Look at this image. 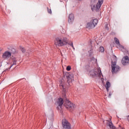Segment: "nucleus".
<instances>
[{"label": "nucleus", "instance_id": "1", "mask_svg": "<svg viewBox=\"0 0 129 129\" xmlns=\"http://www.w3.org/2000/svg\"><path fill=\"white\" fill-rule=\"evenodd\" d=\"M89 75L92 78H95V77H99V78H101V81L103 82V75H102V73H101V70L100 68H95L94 70L90 71L89 73Z\"/></svg>", "mask_w": 129, "mask_h": 129}, {"label": "nucleus", "instance_id": "2", "mask_svg": "<svg viewBox=\"0 0 129 129\" xmlns=\"http://www.w3.org/2000/svg\"><path fill=\"white\" fill-rule=\"evenodd\" d=\"M68 42V38L63 36H60L55 38L54 40V44L55 46H59L61 47L62 46H65V45H67Z\"/></svg>", "mask_w": 129, "mask_h": 129}, {"label": "nucleus", "instance_id": "3", "mask_svg": "<svg viewBox=\"0 0 129 129\" xmlns=\"http://www.w3.org/2000/svg\"><path fill=\"white\" fill-rule=\"evenodd\" d=\"M64 105L70 111H73L76 108V105L67 99H66Z\"/></svg>", "mask_w": 129, "mask_h": 129}, {"label": "nucleus", "instance_id": "4", "mask_svg": "<svg viewBox=\"0 0 129 129\" xmlns=\"http://www.w3.org/2000/svg\"><path fill=\"white\" fill-rule=\"evenodd\" d=\"M98 23V20L96 19H93L91 20L90 22L87 23L86 26V28L89 30H90L91 29H94V28H95V26L97 25Z\"/></svg>", "mask_w": 129, "mask_h": 129}, {"label": "nucleus", "instance_id": "5", "mask_svg": "<svg viewBox=\"0 0 129 129\" xmlns=\"http://www.w3.org/2000/svg\"><path fill=\"white\" fill-rule=\"evenodd\" d=\"M111 68L112 74L117 73V72L120 71V67H119L118 65L116 64V61H112Z\"/></svg>", "mask_w": 129, "mask_h": 129}, {"label": "nucleus", "instance_id": "6", "mask_svg": "<svg viewBox=\"0 0 129 129\" xmlns=\"http://www.w3.org/2000/svg\"><path fill=\"white\" fill-rule=\"evenodd\" d=\"M62 124L64 129H71V124L67 119H63L62 120Z\"/></svg>", "mask_w": 129, "mask_h": 129}, {"label": "nucleus", "instance_id": "7", "mask_svg": "<svg viewBox=\"0 0 129 129\" xmlns=\"http://www.w3.org/2000/svg\"><path fill=\"white\" fill-rule=\"evenodd\" d=\"M57 105H58L57 109L59 110H62L61 106L63 105V103H64V101L61 98H59L56 102Z\"/></svg>", "mask_w": 129, "mask_h": 129}, {"label": "nucleus", "instance_id": "8", "mask_svg": "<svg viewBox=\"0 0 129 129\" xmlns=\"http://www.w3.org/2000/svg\"><path fill=\"white\" fill-rule=\"evenodd\" d=\"M12 56V53L8 50L6 51L4 53H3L2 55V58L4 60H7L9 59Z\"/></svg>", "mask_w": 129, "mask_h": 129}, {"label": "nucleus", "instance_id": "9", "mask_svg": "<svg viewBox=\"0 0 129 129\" xmlns=\"http://www.w3.org/2000/svg\"><path fill=\"white\" fill-rule=\"evenodd\" d=\"M106 125L107 126H109V128L110 129H115V126L114 125H113V123H112V122L111 121V120H106Z\"/></svg>", "mask_w": 129, "mask_h": 129}, {"label": "nucleus", "instance_id": "10", "mask_svg": "<svg viewBox=\"0 0 129 129\" xmlns=\"http://www.w3.org/2000/svg\"><path fill=\"white\" fill-rule=\"evenodd\" d=\"M114 41H115V43L117 44V48H118V49H120V50H122V49H124V47L120 45V43H119V40H118V39L116 38V37L114 38Z\"/></svg>", "mask_w": 129, "mask_h": 129}, {"label": "nucleus", "instance_id": "11", "mask_svg": "<svg viewBox=\"0 0 129 129\" xmlns=\"http://www.w3.org/2000/svg\"><path fill=\"white\" fill-rule=\"evenodd\" d=\"M103 4V0H98V2L97 4L96 7V12H98L99 11V9L101 8V6Z\"/></svg>", "mask_w": 129, "mask_h": 129}, {"label": "nucleus", "instance_id": "12", "mask_svg": "<svg viewBox=\"0 0 129 129\" xmlns=\"http://www.w3.org/2000/svg\"><path fill=\"white\" fill-rule=\"evenodd\" d=\"M129 62L128 56H125L122 59V63L123 65H126Z\"/></svg>", "mask_w": 129, "mask_h": 129}, {"label": "nucleus", "instance_id": "13", "mask_svg": "<svg viewBox=\"0 0 129 129\" xmlns=\"http://www.w3.org/2000/svg\"><path fill=\"white\" fill-rule=\"evenodd\" d=\"M74 21V14H70L69 16V19H68L69 23L70 24H71L73 23Z\"/></svg>", "mask_w": 129, "mask_h": 129}, {"label": "nucleus", "instance_id": "14", "mask_svg": "<svg viewBox=\"0 0 129 129\" xmlns=\"http://www.w3.org/2000/svg\"><path fill=\"white\" fill-rule=\"evenodd\" d=\"M67 78L68 80V83L69 85H71L72 83V81L73 80V77H71L70 75L67 76Z\"/></svg>", "mask_w": 129, "mask_h": 129}, {"label": "nucleus", "instance_id": "15", "mask_svg": "<svg viewBox=\"0 0 129 129\" xmlns=\"http://www.w3.org/2000/svg\"><path fill=\"white\" fill-rule=\"evenodd\" d=\"M110 85H111L110 83L109 82H108V81L106 82V85H105V88H106V89L107 92H108V91L109 90V87H110Z\"/></svg>", "mask_w": 129, "mask_h": 129}, {"label": "nucleus", "instance_id": "16", "mask_svg": "<svg viewBox=\"0 0 129 129\" xmlns=\"http://www.w3.org/2000/svg\"><path fill=\"white\" fill-rule=\"evenodd\" d=\"M91 62H92L93 64H97V59L94 58V57H92V58L91 59Z\"/></svg>", "mask_w": 129, "mask_h": 129}, {"label": "nucleus", "instance_id": "17", "mask_svg": "<svg viewBox=\"0 0 129 129\" xmlns=\"http://www.w3.org/2000/svg\"><path fill=\"white\" fill-rule=\"evenodd\" d=\"M60 87L64 91H65V88H66V87H65V86L63 84H60Z\"/></svg>", "mask_w": 129, "mask_h": 129}, {"label": "nucleus", "instance_id": "18", "mask_svg": "<svg viewBox=\"0 0 129 129\" xmlns=\"http://www.w3.org/2000/svg\"><path fill=\"white\" fill-rule=\"evenodd\" d=\"M14 65H17V60H15L14 61H13V63L12 65L11 66L10 68H9V69H11L13 66H14Z\"/></svg>", "mask_w": 129, "mask_h": 129}, {"label": "nucleus", "instance_id": "19", "mask_svg": "<svg viewBox=\"0 0 129 129\" xmlns=\"http://www.w3.org/2000/svg\"><path fill=\"white\" fill-rule=\"evenodd\" d=\"M99 51L100 52H104V48L102 46H101L99 48Z\"/></svg>", "mask_w": 129, "mask_h": 129}, {"label": "nucleus", "instance_id": "20", "mask_svg": "<svg viewBox=\"0 0 129 129\" xmlns=\"http://www.w3.org/2000/svg\"><path fill=\"white\" fill-rule=\"evenodd\" d=\"M20 50L22 51V53H25V48L24 47H20Z\"/></svg>", "mask_w": 129, "mask_h": 129}, {"label": "nucleus", "instance_id": "21", "mask_svg": "<svg viewBox=\"0 0 129 129\" xmlns=\"http://www.w3.org/2000/svg\"><path fill=\"white\" fill-rule=\"evenodd\" d=\"M67 71H70L71 70V67L70 66H69L67 67Z\"/></svg>", "mask_w": 129, "mask_h": 129}, {"label": "nucleus", "instance_id": "22", "mask_svg": "<svg viewBox=\"0 0 129 129\" xmlns=\"http://www.w3.org/2000/svg\"><path fill=\"white\" fill-rule=\"evenodd\" d=\"M47 9L48 14H52V11L51 10V9H49V8H47Z\"/></svg>", "mask_w": 129, "mask_h": 129}, {"label": "nucleus", "instance_id": "23", "mask_svg": "<svg viewBox=\"0 0 129 129\" xmlns=\"http://www.w3.org/2000/svg\"><path fill=\"white\" fill-rule=\"evenodd\" d=\"M69 45H70L72 48H74V46H73V42H72L71 43H69Z\"/></svg>", "mask_w": 129, "mask_h": 129}, {"label": "nucleus", "instance_id": "24", "mask_svg": "<svg viewBox=\"0 0 129 129\" xmlns=\"http://www.w3.org/2000/svg\"><path fill=\"white\" fill-rule=\"evenodd\" d=\"M92 7H93L94 9L95 8V6H94V5H93V6H92H92H91L92 10H93V8H92Z\"/></svg>", "mask_w": 129, "mask_h": 129}, {"label": "nucleus", "instance_id": "25", "mask_svg": "<svg viewBox=\"0 0 129 129\" xmlns=\"http://www.w3.org/2000/svg\"><path fill=\"white\" fill-rule=\"evenodd\" d=\"M110 96H111V94L110 93V94H109V97H110Z\"/></svg>", "mask_w": 129, "mask_h": 129}, {"label": "nucleus", "instance_id": "26", "mask_svg": "<svg viewBox=\"0 0 129 129\" xmlns=\"http://www.w3.org/2000/svg\"><path fill=\"white\" fill-rule=\"evenodd\" d=\"M73 48L74 49V50H75V48H74V47H73Z\"/></svg>", "mask_w": 129, "mask_h": 129}, {"label": "nucleus", "instance_id": "27", "mask_svg": "<svg viewBox=\"0 0 129 129\" xmlns=\"http://www.w3.org/2000/svg\"><path fill=\"white\" fill-rule=\"evenodd\" d=\"M68 75H70H70H69V74H68Z\"/></svg>", "mask_w": 129, "mask_h": 129}, {"label": "nucleus", "instance_id": "28", "mask_svg": "<svg viewBox=\"0 0 129 129\" xmlns=\"http://www.w3.org/2000/svg\"><path fill=\"white\" fill-rule=\"evenodd\" d=\"M79 1H82V0H79Z\"/></svg>", "mask_w": 129, "mask_h": 129}]
</instances>
